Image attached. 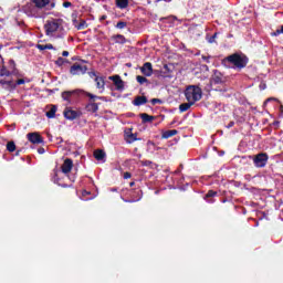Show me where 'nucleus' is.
Returning a JSON list of instances; mask_svg holds the SVG:
<instances>
[{"instance_id": "nucleus-1", "label": "nucleus", "mask_w": 283, "mask_h": 283, "mask_svg": "<svg viewBox=\"0 0 283 283\" xmlns=\"http://www.w3.org/2000/svg\"><path fill=\"white\" fill-rule=\"evenodd\" d=\"M222 63H229L233 65L237 70H244L249 64V57L247 55H242L240 53H233L223 59Z\"/></svg>"}, {"instance_id": "nucleus-2", "label": "nucleus", "mask_w": 283, "mask_h": 283, "mask_svg": "<svg viewBox=\"0 0 283 283\" xmlns=\"http://www.w3.org/2000/svg\"><path fill=\"white\" fill-rule=\"evenodd\" d=\"M185 97L190 103H198L202 99V88L198 85H189L186 87Z\"/></svg>"}, {"instance_id": "nucleus-3", "label": "nucleus", "mask_w": 283, "mask_h": 283, "mask_svg": "<svg viewBox=\"0 0 283 283\" xmlns=\"http://www.w3.org/2000/svg\"><path fill=\"white\" fill-rule=\"evenodd\" d=\"M84 96H87V98H90V103L86 104L85 109L86 112H90L91 114H96V112H98V103H96V98H98L99 101H103V97H98L90 92H85L84 91Z\"/></svg>"}, {"instance_id": "nucleus-4", "label": "nucleus", "mask_w": 283, "mask_h": 283, "mask_svg": "<svg viewBox=\"0 0 283 283\" xmlns=\"http://www.w3.org/2000/svg\"><path fill=\"white\" fill-rule=\"evenodd\" d=\"M59 28H61L60 19L48 20L46 23L44 24L46 36H54V33L59 32Z\"/></svg>"}, {"instance_id": "nucleus-5", "label": "nucleus", "mask_w": 283, "mask_h": 283, "mask_svg": "<svg viewBox=\"0 0 283 283\" xmlns=\"http://www.w3.org/2000/svg\"><path fill=\"white\" fill-rule=\"evenodd\" d=\"M64 118L66 120H76V118H81L83 113L81 111H74L72 107H66L63 112Z\"/></svg>"}, {"instance_id": "nucleus-6", "label": "nucleus", "mask_w": 283, "mask_h": 283, "mask_svg": "<svg viewBox=\"0 0 283 283\" xmlns=\"http://www.w3.org/2000/svg\"><path fill=\"white\" fill-rule=\"evenodd\" d=\"M266 163H269V155L266 153H260L253 158L254 167H266Z\"/></svg>"}, {"instance_id": "nucleus-7", "label": "nucleus", "mask_w": 283, "mask_h": 283, "mask_svg": "<svg viewBox=\"0 0 283 283\" xmlns=\"http://www.w3.org/2000/svg\"><path fill=\"white\" fill-rule=\"evenodd\" d=\"M86 73H87V66L81 65L78 63L73 64L70 69V74H72V76H78L81 74H86Z\"/></svg>"}, {"instance_id": "nucleus-8", "label": "nucleus", "mask_w": 283, "mask_h": 283, "mask_svg": "<svg viewBox=\"0 0 283 283\" xmlns=\"http://www.w3.org/2000/svg\"><path fill=\"white\" fill-rule=\"evenodd\" d=\"M84 92L83 90L64 91L62 92V98L66 101V103H72L73 96H78V94H84Z\"/></svg>"}, {"instance_id": "nucleus-9", "label": "nucleus", "mask_w": 283, "mask_h": 283, "mask_svg": "<svg viewBox=\"0 0 283 283\" xmlns=\"http://www.w3.org/2000/svg\"><path fill=\"white\" fill-rule=\"evenodd\" d=\"M27 137L29 143H32V145H43V143H45L39 133H29Z\"/></svg>"}, {"instance_id": "nucleus-10", "label": "nucleus", "mask_w": 283, "mask_h": 283, "mask_svg": "<svg viewBox=\"0 0 283 283\" xmlns=\"http://www.w3.org/2000/svg\"><path fill=\"white\" fill-rule=\"evenodd\" d=\"M109 81H113L116 90H118L119 92H123V90H125V82L123 81V78H120V75L109 76Z\"/></svg>"}, {"instance_id": "nucleus-11", "label": "nucleus", "mask_w": 283, "mask_h": 283, "mask_svg": "<svg viewBox=\"0 0 283 283\" xmlns=\"http://www.w3.org/2000/svg\"><path fill=\"white\" fill-rule=\"evenodd\" d=\"M0 87L4 90L6 92H12L17 90V84L12 80L6 81V80H0Z\"/></svg>"}, {"instance_id": "nucleus-12", "label": "nucleus", "mask_w": 283, "mask_h": 283, "mask_svg": "<svg viewBox=\"0 0 283 283\" xmlns=\"http://www.w3.org/2000/svg\"><path fill=\"white\" fill-rule=\"evenodd\" d=\"M140 72L144 76H151V74H154V66L151 65V62L144 63L140 67Z\"/></svg>"}, {"instance_id": "nucleus-13", "label": "nucleus", "mask_w": 283, "mask_h": 283, "mask_svg": "<svg viewBox=\"0 0 283 283\" xmlns=\"http://www.w3.org/2000/svg\"><path fill=\"white\" fill-rule=\"evenodd\" d=\"M74 167V161L71 158H66L61 167L62 174H70Z\"/></svg>"}, {"instance_id": "nucleus-14", "label": "nucleus", "mask_w": 283, "mask_h": 283, "mask_svg": "<svg viewBox=\"0 0 283 283\" xmlns=\"http://www.w3.org/2000/svg\"><path fill=\"white\" fill-rule=\"evenodd\" d=\"M8 70L11 76H19V70L17 69V62H14V60H9Z\"/></svg>"}, {"instance_id": "nucleus-15", "label": "nucleus", "mask_w": 283, "mask_h": 283, "mask_svg": "<svg viewBox=\"0 0 283 283\" xmlns=\"http://www.w3.org/2000/svg\"><path fill=\"white\" fill-rule=\"evenodd\" d=\"M94 81L96 83V88L101 90L102 92H105V77L96 76Z\"/></svg>"}, {"instance_id": "nucleus-16", "label": "nucleus", "mask_w": 283, "mask_h": 283, "mask_svg": "<svg viewBox=\"0 0 283 283\" xmlns=\"http://www.w3.org/2000/svg\"><path fill=\"white\" fill-rule=\"evenodd\" d=\"M216 196H218V191L209 190V191L205 195V200H206V202H209L210 205H213V202H214L213 198H216Z\"/></svg>"}, {"instance_id": "nucleus-17", "label": "nucleus", "mask_w": 283, "mask_h": 283, "mask_svg": "<svg viewBox=\"0 0 283 283\" xmlns=\"http://www.w3.org/2000/svg\"><path fill=\"white\" fill-rule=\"evenodd\" d=\"M115 6L119 10H127L129 8V0H115Z\"/></svg>"}, {"instance_id": "nucleus-18", "label": "nucleus", "mask_w": 283, "mask_h": 283, "mask_svg": "<svg viewBox=\"0 0 283 283\" xmlns=\"http://www.w3.org/2000/svg\"><path fill=\"white\" fill-rule=\"evenodd\" d=\"M146 103L147 96H136L133 101V105H135V107H140V105H146Z\"/></svg>"}, {"instance_id": "nucleus-19", "label": "nucleus", "mask_w": 283, "mask_h": 283, "mask_svg": "<svg viewBox=\"0 0 283 283\" xmlns=\"http://www.w3.org/2000/svg\"><path fill=\"white\" fill-rule=\"evenodd\" d=\"M32 3H34L35 8L43 10L45 6H50V0H32Z\"/></svg>"}, {"instance_id": "nucleus-20", "label": "nucleus", "mask_w": 283, "mask_h": 283, "mask_svg": "<svg viewBox=\"0 0 283 283\" xmlns=\"http://www.w3.org/2000/svg\"><path fill=\"white\" fill-rule=\"evenodd\" d=\"M112 39L113 41H115V43H118L120 45H125V43H127V39L123 34L113 35Z\"/></svg>"}, {"instance_id": "nucleus-21", "label": "nucleus", "mask_w": 283, "mask_h": 283, "mask_svg": "<svg viewBox=\"0 0 283 283\" xmlns=\"http://www.w3.org/2000/svg\"><path fill=\"white\" fill-rule=\"evenodd\" d=\"M192 105H195L193 102L182 103L179 105V112L181 114L185 112H189V109H191Z\"/></svg>"}, {"instance_id": "nucleus-22", "label": "nucleus", "mask_w": 283, "mask_h": 283, "mask_svg": "<svg viewBox=\"0 0 283 283\" xmlns=\"http://www.w3.org/2000/svg\"><path fill=\"white\" fill-rule=\"evenodd\" d=\"M139 116L142 118V123H153V120H156L155 116H151L147 113H142Z\"/></svg>"}, {"instance_id": "nucleus-23", "label": "nucleus", "mask_w": 283, "mask_h": 283, "mask_svg": "<svg viewBox=\"0 0 283 283\" xmlns=\"http://www.w3.org/2000/svg\"><path fill=\"white\" fill-rule=\"evenodd\" d=\"M176 134H178V132L176 129L166 130L163 133L161 138H165V139L171 138V137L176 136Z\"/></svg>"}, {"instance_id": "nucleus-24", "label": "nucleus", "mask_w": 283, "mask_h": 283, "mask_svg": "<svg viewBox=\"0 0 283 283\" xmlns=\"http://www.w3.org/2000/svg\"><path fill=\"white\" fill-rule=\"evenodd\" d=\"M36 49L40 50V52H43V50H54V45H52V44H36Z\"/></svg>"}, {"instance_id": "nucleus-25", "label": "nucleus", "mask_w": 283, "mask_h": 283, "mask_svg": "<svg viewBox=\"0 0 283 283\" xmlns=\"http://www.w3.org/2000/svg\"><path fill=\"white\" fill-rule=\"evenodd\" d=\"M94 158L103 160L105 158V153L102 149H97L94 151Z\"/></svg>"}, {"instance_id": "nucleus-26", "label": "nucleus", "mask_w": 283, "mask_h": 283, "mask_svg": "<svg viewBox=\"0 0 283 283\" xmlns=\"http://www.w3.org/2000/svg\"><path fill=\"white\" fill-rule=\"evenodd\" d=\"M136 81H137V83H139V85H145V83H147V85H149V80H147V77H145L143 75H137Z\"/></svg>"}, {"instance_id": "nucleus-27", "label": "nucleus", "mask_w": 283, "mask_h": 283, "mask_svg": "<svg viewBox=\"0 0 283 283\" xmlns=\"http://www.w3.org/2000/svg\"><path fill=\"white\" fill-rule=\"evenodd\" d=\"M7 151H10V154L17 151V144H14V142H9L7 144Z\"/></svg>"}, {"instance_id": "nucleus-28", "label": "nucleus", "mask_w": 283, "mask_h": 283, "mask_svg": "<svg viewBox=\"0 0 283 283\" xmlns=\"http://www.w3.org/2000/svg\"><path fill=\"white\" fill-rule=\"evenodd\" d=\"M0 76H12L10 70L6 67V65H2L0 69Z\"/></svg>"}, {"instance_id": "nucleus-29", "label": "nucleus", "mask_w": 283, "mask_h": 283, "mask_svg": "<svg viewBox=\"0 0 283 283\" xmlns=\"http://www.w3.org/2000/svg\"><path fill=\"white\" fill-rule=\"evenodd\" d=\"M49 118H54L56 116V106H52L49 112H46Z\"/></svg>"}, {"instance_id": "nucleus-30", "label": "nucleus", "mask_w": 283, "mask_h": 283, "mask_svg": "<svg viewBox=\"0 0 283 283\" xmlns=\"http://www.w3.org/2000/svg\"><path fill=\"white\" fill-rule=\"evenodd\" d=\"M212 81L213 83H216V85H220V83H222V76L220 75V73L218 75V72H216Z\"/></svg>"}, {"instance_id": "nucleus-31", "label": "nucleus", "mask_w": 283, "mask_h": 283, "mask_svg": "<svg viewBox=\"0 0 283 283\" xmlns=\"http://www.w3.org/2000/svg\"><path fill=\"white\" fill-rule=\"evenodd\" d=\"M137 135L136 134H128L127 135V143L132 144V143H136V140H138V138L136 137Z\"/></svg>"}, {"instance_id": "nucleus-32", "label": "nucleus", "mask_w": 283, "mask_h": 283, "mask_svg": "<svg viewBox=\"0 0 283 283\" xmlns=\"http://www.w3.org/2000/svg\"><path fill=\"white\" fill-rule=\"evenodd\" d=\"M65 63H67V60L63 57H57V60L55 61V65H57V67H62V65H65Z\"/></svg>"}, {"instance_id": "nucleus-33", "label": "nucleus", "mask_w": 283, "mask_h": 283, "mask_svg": "<svg viewBox=\"0 0 283 283\" xmlns=\"http://www.w3.org/2000/svg\"><path fill=\"white\" fill-rule=\"evenodd\" d=\"M115 28H117V30H125V28H127V22H125V21H119V22H117V24L115 25Z\"/></svg>"}, {"instance_id": "nucleus-34", "label": "nucleus", "mask_w": 283, "mask_h": 283, "mask_svg": "<svg viewBox=\"0 0 283 283\" xmlns=\"http://www.w3.org/2000/svg\"><path fill=\"white\" fill-rule=\"evenodd\" d=\"M76 28L77 30H85V28H87V22L85 20H81Z\"/></svg>"}, {"instance_id": "nucleus-35", "label": "nucleus", "mask_w": 283, "mask_h": 283, "mask_svg": "<svg viewBox=\"0 0 283 283\" xmlns=\"http://www.w3.org/2000/svg\"><path fill=\"white\" fill-rule=\"evenodd\" d=\"M151 105H163V99L160 98H153L150 99Z\"/></svg>"}, {"instance_id": "nucleus-36", "label": "nucleus", "mask_w": 283, "mask_h": 283, "mask_svg": "<svg viewBox=\"0 0 283 283\" xmlns=\"http://www.w3.org/2000/svg\"><path fill=\"white\" fill-rule=\"evenodd\" d=\"M216 39H218V32L208 39V43H216Z\"/></svg>"}, {"instance_id": "nucleus-37", "label": "nucleus", "mask_w": 283, "mask_h": 283, "mask_svg": "<svg viewBox=\"0 0 283 283\" xmlns=\"http://www.w3.org/2000/svg\"><path fill=\"white\" fill-rule=\"evenodd\" d=\"M140 165L143 167H149L151 165V160H140Z\"/></svg>"}, {"instance_id": "nucleus-38", "label": "nucleus", "mask_w": 283, "mask_h": 283, "mask_svg": "<svg viewBox=\"0 0 283 283\" xmlns=\"http://www.w3.org/2000/svg\"><path fill=\"white\" fill-rule=\"evenodd\" d=\"M14 85H15V87H17L18 85H25V80L19 78V80L14 83Z\"/></svg>"}, {"instance_id": "nucleus-39", "label": "nucleus", "mask_w": 283, "mask_h": 283, "mask_svg": "<svg viewBox=\"0 0 283 283\" xmlns=\"http://www.w3.org/2000/svg\"><path fill=\"white\" fill-rule=\"evenodd\" d=\"M280 34H282L281 29H277L276 31H274L273 33H271L272 36H280Z\"/></svg>"}, {"instance_id": "nucleus-40", "label": "nucleus", "mask_w": 283, "mask_h": 283, "mask_svg": "<svg viewBox=\"0 0 283 283\" xmlns=\"http://www.w3.org/2000/svg\"><path fill=\"white\" fill-rule=\"evenodd\" d=\"M129 178H132V172H124V180H129Z\"/></svg>"}, {"instance_id": "nucleus-41", "label": "nucleus", "mask_w": 283, "mask_h": 283, "mask_svg": "<svg viewBox=\"0 0 283 283\" xmlns=\"http://www.w3.org/2000/svg\"><path fill=\"white\" fill-rule=\"evenodd\" d=\"M54 8H56V3L55 2H50L48 10H54Z\"/></svg>"}, {"instance_id": "nucleus-42", "label": "nucleus", "mask_w": 283, "mask_h": 283, "mask_svg": "<svg viewBox=\"0 0 283 283\" xmlns=\"http://www.w3.org/2000/svg\"><path fill=\"white\" fill-rule=\"evenodd\" d=\"M63 8H72V2L70 1L63 2Z\"/></svg>"}, {"instance_id": "nucleus-43", "label": "nucleus", "mask_w": 283, "mask_h": 283, "mask_svg": "<svg viewBox=\"0 0 283 283\" xmlns=\"http://www.w3.org/2000/svg\"><path fill=\"white\" fill-rule=\"evenodd\" d=\"M273 101H277V98L270 97V98L265 99L264 105H266V103H273Z\"/></svg>"}, {"instance_id": "nucleus-44", "label": "nucleus", "mask_w": 283, "mask_h": 283, "mask_svg": "<svg viewBox=\"0 0 283 283\" xmlns=\"http://www.w3.org/2000/svg\"><path fill=\"white\" fill-rule=\"evenodd\" d=\"M88 76L91 78H96V76H98V75H96V72L92 71V72H88Z\"/></svg>"}, {"instance_id": "nucleus-45", "label": "nucleus", "mask_w": 283, "mask_h": 283, "mask_svg": "<svg viewBox=\"0 0 283 283\" xmlns=\"http://www.w3.org/2000/svg\"><path fill=\"white\" fill-rule=\"evenodd\" d=\"M233 125H235V122H230V123L227 125V129H231V127H233Z\"/></svg>"}, {"instance_id": "nucleus-46", "label": "nucleus", "mask_w": 283, "mask_h": 283, "mask_svg": "<svg viewBox=\"0 0 283 283\" xmlns=\"http://www.w3.org/2000/svg\"><path fill=\"white\" fill-rule=\"evenodd\" d=\"M38 154H45V148L43 147L38 148Z\"/></svg>"}, {"instance_id": "nucleus-47", "label": "nucleus", "mask_w": 283, "mask_h": 283, "mask_svg": "<svg viewBox=\"0 0 283 283\" xmlns=\"http://www.w3.org/2000/svg\"><path fill=\"white\" fill-rule=\"evenodd\" d=\"M62 56H70V52L69 51H63Z\"/></svg>"}, {"instance_id": "nucleus-48", "label": "nucleus", "mask_w": 283, "mask_h": 283, "mask_svg": "<svg viewBox=\"0 0 283 283\" xmlns=\"http://www.w3.org/2000/svg\"><path fill=\"white\" fill-rule=\"evenodd\" d=\"M106 19H107V15H106V14L99 17V21H105Z\"/></svg>"}, {"instance_id": "nucleus-49", "label": "nucleus", "mask_w": 283, "mask_h": 283, "mask_svg": "<svg viewBox=\"0 0 283 283\" xmlns=\"http://www.w3.org/2000/svg\"><path fill=\"white\" fill-rule=\"evenodd\" d=\"M168 19H170L171 21H176V17L175 15H170V17H168Z\"/></svg>"}, {"instance_id": "nucleus-50", "label": "nucleus", "mask_w": 283, "mask_h": 283, "mask_svg": "<svg viewBox=\"0 0 283 283\" xmlns=\"http://www.w3.org/2000/svg\"><path fill=\"white\" fill-rule=\"evenodd\" d=\"M203 61H206L207 63H209V57L208 56H202Z\"/></svg>"}, {"instance_id": "nucleus-51", "label": "nucleus", "mask_w": 283, "mask_h": 283, "mask_svg": "<svg viewBox=\"0 0 283 283\" xmlns=\"http://www.w3.org/2000/svg\"><path fill=\"white\" fill-rule=\"evenodd\" d=\"M134 185H136V182L132 181V182L129 184V187H134Z\"/></svg>"}, {"instance_id": "nucleus-52", "label": "nucleus", "mask_w": 283, "mask_h": 283, "mask_svg": "<svg viewBox=\"0 0 283 283\" xmlns=\"http://www.w3.org/2000/svg\"><path fill=\"white\" fill-rule=\"evenodd\" d=\"M111 191H118V188H111Z\"/></svg>"}, {"instance_id": "nucleus-53", "label": "nucleus", "mask_w": 283, "mask_h": 283, "mask_svg": "<svg viewBox=\"0 0 283 283\" xmlns=\"http://www.w3.org/2000/svg\"><path fill=\"white\" fill-rule=\"evenodd\" d=\"M280 112L283 114V105L280 106Z\"/></svg>"}, {"instance_id": "nucleus-54", "label": "nucleus", "mask_w": 283, "mask_h": 283, "mask_svg": "<svg viewBox=\"0 0 283 283\" xmlns=\"http://www.w3.org/2000/svg\"><path fill=\"white\" fill-rule=\"evenodd\" d=\"M61 187H63L65 189V188H67V185H61Z\"/></svg>"}, {"instance_id": "nucleus-55", "label": "nucleus", "mask_w": 283, "mask_h": 283, "mask_svg": "<svg viewBox=\"0 0 283 283\" xmlns=\"http://www.w3.org/2000/svg\"><path fill=\"white\" fill-rule=\"evenodd\" d=\"M15 156H19V150L15 153Z\"/></svg>"}, {"instance_id": "nucleus-56", "label": "nucleus", "mask_w": 283, "mask_h": 283, "mask_svg": "<svg viewBox=\"0 0 283 283\" xmlns=\"http://www.w3.org/2000/svg\"><path fill=\"white\" fill-rule=\"evenodd\" d=\"M277 124H279V122H275V123H274V125H277Z\"/></svg>"}, {"instance_id": "nucleus-57", "label": "nucleus", "mask_w": 283, "mask_h": 283, "mask_svg": "<svg viewBox=\"0 0 283 283\" xmlns=\"http://www.w3.org/2000/svg\"><path fill=\"white\" fill-rule=\"evenodd\" d=\"M1 48H3V45H0V50H1Z\"/></svg>"}]
</instances>
